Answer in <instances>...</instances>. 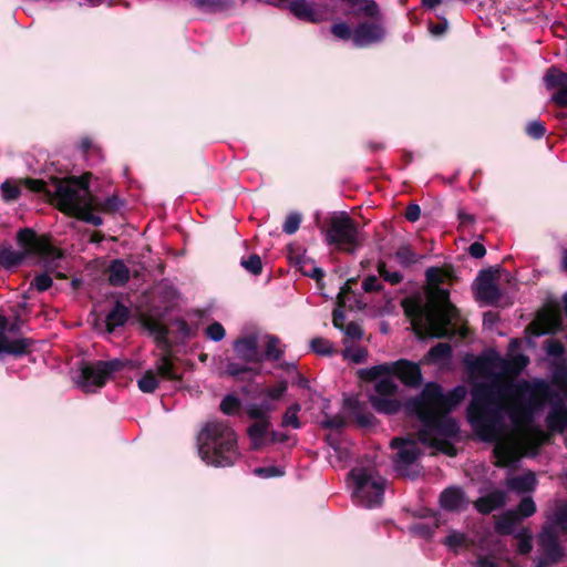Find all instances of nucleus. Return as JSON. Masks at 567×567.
<instances>
[{"mask_svg": "<svg viewBox=\"0 0 567 567\" xmlns=\"http://www.w3.org/2000/svg\"><path fill=\"white\" fill-rule=\"evenodd\" d=\"M354 504L359 507L373 509L382 506L383 498H353Z\"/></svg>", "mask_w": 567, "mask_h": 567, "instance_id": "nucleus-55", "label": "nucleus"}, {"mask_svg": "<svg viewBox=\"0 0 567 567\" xmlns=\"http://www.w3.org/2000/svg\"><path fill=\"white\" fill-rule=\"evenodd\" d=\"M413 516L432 519V524L419 522L412 524L409 528L413 535L424 539H430L434 535L435 529L440 526V519L437 518L436 513L430 508L424 507L413 512Z\"/></svg>", "mask_w": 567, "mask_h": 567, "instance_id": "nucleus-17", "label": "nucleus"}, {"mask_svg": "<svg viewBox=\"0 0 567 567\" xmlns=\"http://www.w3.org/2000/svg\"><path fill=\"white\" fill-rule=\"evenodd\" d=\"M546 423L551 432H563L567 429V406L564 403L554 405L546 417Z\"/></svg>", "mask_w": 567, "mask_h": 567, "instance_id": "nucleus-21", "label": "nucleus"}, {"mask_svg": "<svg viewBox=\"0 0 567 567\" xmlns=\"http://www.w3.org/2000/svg\"><path fill=\"white\" fill-rule=\"evenodd\" d=\"M300 221H301V216L299 214H297V213L290 214L286 218V221L284 224V230L287 234L296 233L298 230V228H299Z\"/></svg>", "mask_w": 567, "mask_h": 567, "instance_id": "nucleus-52", "label": "nucleus"}, {"mask_svg": "<svg viewBox=\"0 0 567 567\" xmlns=\"http://www.w3.org/2000/svg\"><path fill=\"white\" fill-rule=\"evenodd\" d=\"M452 348L449 343H439L433 347L429 353V360L434 363L445 362L451 358Z\"/></svg>", "mask_w": 567, "mask_h": 567, "instance_id": "nucleus-37", "label": "nucleus"}, {"mask_svg": "<svg viewBox=\"0 0 567 567\" xmlns=\"http://www.w3.org/2000/svg\"><path fill=\"white\" fill-rule=\"evenodd\" d=\"M200 457L209 465L226 467L234 465L240 456L237 435L226 423L212 421L204 425L198 437Z\"/></svg>", "mask_w": 567, "mask_h": 567, "instance_id": "nucleus-5", "label": "nucleus"}, {"mask_svg": "<svg viewBox=\"0 0 567 567\" xmlns=\"http://www.w3.org/2000/svg\"><path fill=\"white\" fill-rule=\"evenodd\" d=\"M344 358L354 362V363H361L367 359V351L361 348L357 349H348L343 353Z\"/></svg>", "mask_w": 567, "mask_h": 567, "instance_id": "nucleus-53", "label": "nucleus"}, {"mask_svg": "<svg viewBox=\"0 0 567 567\" xmlns=\"http://www.w3.org/2000/svg\"><path fill=\"white\" fill-rule=\"evenodd\" d=\"M350 1L352 3H360L361 4L360 11L363 14H365L370 18H373V19H378V17L380 14V10H379L378 4L373 0H360V1L350 0Z\"/></svg>", "mask_w": 567, "mask_h": 567, "instance_id": "nucleus-46", "label": "nucleus"}, {"mask_svg": "<svg viewBox=\"0 0 567 567\" xmlns=\"http://www.w3.org/2000/svg\"><path fill=\"white\" fill-rule=\"evenodd\" d=\"M396 258L402 262L403 265H411L415 264L420 260V256L416 255L410 246H402L398 249L395 254Z\"/></svg>", "mask_w": 567, "mask_h": 567, "instance_id": "nucleus-43", "label": "nucleus"}, {"mask_svg": "<svg viewBox=\"0 0 567 567\" xmlns=\"http://www.w3.org/2000/svg\"><path fill=\"white\" fill-rule=\"evenodd\" d=\"M2 196L6 200H14L20 196V187L19 185L12 182H4L1 185Z\"/></svg>", "mask_w": 567, "mask_h": 567, "instance_id": "nucleus-48", "label": "nucleus"}, {"mask_svg": "<svg viewBox=\"0 0 567 567\" xmlns=\"http://www.w3.org/2000/svg\"><path fill=\"white\" fill-rule=\"evenodd\" d=\"M311 349L318 354H330L332 352L331 343L323 338H315L311 341Z\"/></svg>", "mask_w": 567, "mask_h": 567, "instance_id": "nucleus-50", "label": "nucleus"}, {"mask_svg": "<svg viewBox=\"0 0 567 567\" xmlns=\"http://www.w3.org/2000/svg\"><path fill=\"white\" fill-rule=\"evenodd\" d=\"M519 344L517 340L511 342V370L518 372L529 362L528 358L524 354H514L515 348Z\"/></svg>", "mask_w": 567, "mask_h": 567, "instance_id": "nucleus-40", "label": "nucleus"}, {"mask_svg": "<svg viewBox=\"0 0 567 567\" xmlns=\"http://www.w3.org/2000/svg\"><path fill=\"white\" fill-rule=\"evenodd\" d=\"M128 317L126 307L117 303L106 317V331L113 332L117 327L123 326Z\"/></svg>", "mask_w": 567, "mask_h": 567, "instance_id": "nucleus-30", "label": "nucleus"}, {"mask_svg": "<svg viewBox=\"0 0 567 567\" xmlns=\"http://www.w3.org/2000/svg\"><path fill=\"white\" fill-rule=\"evenodd\" d=\"M527 133L535 138H539L545 134V127L540 122H532L527 125Z\"/></svg>", "mask_w": 567, "mask_h": 567, "instance_id": "nucleus-61", "label": "nucleus"}, {"mask_svg": "<svg viewBox=\"0 0 567 567\" xmlns=\"http://www.w3.org/2000/svg\"><path fill=\"white\" fill-rule=\"evenodd\" d=\"M465 498H440L441 507L446 511H458L463 504Z\"/></svg>", "mask_w": 567, "mask_h": 567, "instance_id": "nucleus-56", "label": "nucleus"}, {"mask_svg": "<svg viewBox=\"0 0 567 567\" xmlns=\"http://www.w3.org/2000/svg\"><path fill=\"white\" fill-rule=\"evenodd\" d=\"M122 206L123 203L116 196H110L104 200H101L92 195V205H90V213L94 214V212H97L111 215L117 213Z\"/></svg>", "mask_w": 567, "mask_h": 567, "instance_id": "nucleus-25", "label": "nucleus"}, {"mask_svg": "<svg viewBox=\"0 0 567 567\" xmlns=\"http://www.w3.org/2000/svg\"><path fill=\"white\" fill-rule=\"evenodd\" d=\"M344 406L348 409L350 415L361 426H370L373 423V415L364 411V404L359 402L357 399L347 398L344 400Z\"/></svg>", "mask_w": 567, "mask_h": 567, "instance_id": "nucleus-22", "label": "nucleus"}, {"mask_svg": "<svg viewBox=\"0 0 567 567\" xmlns=\"http://www.w3.org/2000/svg\"><path fill=\"white\" fill-rule=\"evenodd\" d=\"M546 82L549 86L567 87V73L550 69L546 74Z\"/></svg>", "mask_w": 567, "mask_h": 567, "instance_id": "nucleus-39", "label": "nucleus"}, {"mask_svg": "<svg viewBox=\"0 0 567 567\" xmlns=\"http://www.w3.org/2000/svg\"><path fill=\"white\" fill-rule=\"evenodd\" d=\"M384 37L382 25L374 22H363L353 30V43L358 47H365L379 42Z\"/></svg>", "mask_w": 567, "mask_h": 567, "instance_id": "nucleus-16", "label": "nucleus"}, {"mask_svg": "<svg viewBox=\"0 0 567 567\" xmlns=\"http://www.w3.org/2000/svg\"><path fill=\"white\" fill-rule=\"evenodd\" d=\"M142 324L152 336H154L156 341L166 340L167 329L157 319L153 317H145Z\"/></svg>", "mask_w": 567, "mask_h": 567, "instance_id": "nucleus-32", "label": "nucleus"}, {"mask_svg": "<svg viewBox=\"0 0 567 567\" xmlns=\"http://www.w3.org/2000/svg\"><path fill=\"white\" fill-rule=\"evenodd\" d=\"M241 266L254 275L260 274L262 269L261 259L258 255H252L248 259H244Z\"/></svg>", "mask_w": 567, "mask_h": 567, "instance_id": "nucleus-49", "label": "nucleus"}, {"mask_svg": "<svg viewBox=\"0 0 567 567\" xmlns=\"http://www.w3.org/2000/svg\"><path fill=\"white\" fill-rule=\"evenodd\" d=\"M393 445L400 446L395 463L396 472L402 476H409V466L413 465L420 455V451L414 442L395 439Z\"/></svg>", "mask_w": 567, "mask_h": 567, "instance_id": "nucleus-14", "label": "nucleus"}, {"mask_svg": "<svg viewBox=\"0 0 567 567\" xmlns=\"http://www.w3.org/2000/svg\"><path fill=\"white\" fill-rule=\"evenodd\" d=\"M507 498H476L475 508L484 514H491L493 511L499 509L506 505Z\"/></svg>", "mask_w": 567, "mask_h": 567, "instance_id": "nucleus-34", "label": "nucleus"}, {"mask_svg": "<svg viewBox=\"0 0 567 567\" xmlns=\"http://www.w3.org/2000/svg\"><path fill=\"white\" fill-rule=\"evenodd\" d=\"M379 274L382 276L385 280L390 281L391 284H399L402 280V276L399 272H388L385 269V265L383 262L379 264Z\"/></svg>", "mask_w": 567, "mask_h": 567, "instance_id": "nucleus-58", "label": "nucleus"}, {"mask_svg": "<svg viewBox=\"0 0 567 567\" xmlns=\"http://www.w3.org/2000/svg\"><path fill=\"white\" fill-rule=\"evenodd\" d=\"M32 341L22 337L14 324L0 315V353L22 355L30 351Z\"/></svg>", "mask_w": 567, "mask_h": 567, "instance_id": "nucleus-11", "label": "nucleus"}, {"mask_svg": "<svg viewBox=\"0 0 567 567\" xmlns=\"http://www.w3.org/2000/svg\"><path fill=\"white\" fill-rule=\"evenodd\" d=\"M123 365L124 362L121 360L99 361L92 365H84L76 383L84 392H94L104 385L112 372L122 369Z\"/></svg>", "mask_w": 567, "mask_h": 567, "instance_id": "nucleus-8", "label": "nucleus"}, {"mask_svg": "<svg viewBox=\"0 0 567 567\" xmlns=\"http://www.w3.org/2000/svg\"><path fill=\"white\" fill-rule=\"evenodd\" d=\"M348 484L354 493L368 496H380L386 492V481L372 470H352Z\"/></svg>", "mask_w": 567, "mask_h": 567, "instance_id": "nucleus-10", "label": "nucleus"}, {"mask_svg": "<svg viewBox=\"0 0 567 567\" xmlns=\"http://www.w3.org/2000/svg\"><path fill=\"white\" fill-rule=\"evenodd\" d=\"M519 515L513 511L504 513L495 525V530L499 535H511L514 532V527L519 523Z\"/></svg>", "mask_w": 567, "mask_h": 567, "instance_id": "nucleus-28", "label": "nucleus"}, {"mask_svg": "<svg viewBox=\"0 0 567 567\" xmlns=\"http://www.w3.org/2000/svg\"><path fill=\"white\" fill-rule=\"evenodd\" d=\"M327 238L330 243L338 245L339 248L349 252L360 246L357 226L346 215L336 216L331 219Z\"/></svg>", "mask_w": 567, "mask_h": 567, "instance_id": "nucleus-9", "label": "nucleus"}, {"mask_svg": "<svg viewBox=\"0 0 567 567\" xmlns=\"http://www.w3.org/2000/svg\"><path fill=\"white\" fill-rule=\"evenodd\" d=\"M299 410L300 405L297 403L288 408L284 415L282 424L285 426H292L293 429H298L300 425L298 420Z\"/></svg>", "mask_w": 567, "mask_h": 567, "instance_id": "nucleus-45", "label": "nucleus"}, {"mask_svg": "<svg viewBox=\"0 0 567 567\" xmlns=\"http://www.w3.org/2000/svg\"><path fill=\"white\" fill-rule=\"evenodd\" d=\"M237 355L247 362H260L262 357L258 351V337L256 334L245 336L234 343Z\"/></svg>", "mask_w": 567, "mask_h": 567, "instance_id": "nucleus-18", "label": "nucleus"}, {"mask_svg": "<svg viewBox=\"0 0 567 567\" xmlns=\"http://www.w3.org/2000/svg\"><path fill=\"white\" fill-rule=\"evenodd\" d=\"M465 542H466L465 534L453 530L445 537V539L443 540V544L446 545L451 549H457L458 547L465 545Z\"/></svg>", "mask_w": 567, "mask_h": 567, "instance_id": "nucleus-47", "label": "nucleus"}, {"mask_svg": "<svg viewBox=\"0 0 567 567\" xmlns=\"http://www.w3.org/2000/svg\"><path fill=\"white\" fill-rule=\"evenodd\" d=\"M270 429L269 421H258L254 422L247 430L248 436L251 442V447L254 450L261 449L266 441Z\"/></svg>", "mask_w": 567, "mask_h": 567, "instance_id": "nucleus-23", "label": "nucleus"}, {"mask_svg": "<svg viewBox=\"0 0 567 567\" xmlns=\"http://www.w3.org/2000/svg\"><path fill=\"white\" fill-rule=\"evenodd\" d=\"M361 374H364L368 380H375L381 375L395 374L406 385L416 386L421 383L419 365L408 360L375 365L369 370L362 371Z\"/></svg>", "mask_w": 567, "mask_h": 567, "instance_id": "nucleus-7", "label": "nucleus"}, {"mask_svg": "<svg viewBox=\"0 0 567 567\" xmlns=\"http://www.w3.org/2000/svg\"><path fill=\"white\" fill-rule=\"evenodd\" d=\"M519 543H518V553L522 555H527L532 551L533 545L532 539L529 535H518Z\"/></svg>", "mask_w": 567, "mask_h": 567, "instance_id": "nucleus-60", "label": "nucleus"}, {"mask_svg": "<svg viewBox=\"0 0 567 567\" xmlns=\"http://www.w3.org/2000/svg\"><path fill=\"white\" fill-rule=\"evenodd\" d=\"M464 390H456L444 395L441 388L429 383L419 398L406 404L410 413L415 414L423 423L419 440L430 447L449 456H455L456 450L450 440L457 435L458 425L447 413L463 398Z\"/></svg>", "mask_w": 567, "mask_h": 567, "instance_id": "nucleus-3", "label": "nucleus"}, {"mask_svg": "<svg viewBox=\"0 0 567 567\" xmlns=\"http://www.w3.org/2000/svg\"><path fill=\"white\" fill-rule=\"evenodd\" d=\"M538 545L540 547L545 563L558 564L565 556V548L560 544L557 530L554 525H544L538 535Z\"/></svg>", "mask_w": 567, "mask_h": 567, "instance_id": "nucleus-12", "label": "nucleus"}, {"mask_svg": "<svg viewBox=\"0 0 567 567\" xmlns=\"http://www.w3.org/2000/svg\"><path fill=\"white\" fill-rule=\"evenodd\" d=\"M287 382L281 381L277 385L265 389L261 393L265 395L266 400L272 403V401H278L281 399L284 393L287 390Z\"/></svg>", "mask_w": 567, "mask_h": 567, "instance_id": "nucleus-41", "label": "nucleus"}, {"mask_svg": "<svg viewBox=\"0 0 567 567\" xmlns=\"http://www.w3.org/2000/svg\"><path fill=\"white\" fill-rule=\"evenodd\" d=\"M128 279V269L120 260H115L109 268V280L113 286H121Z\"/></svg>", "mask_w": 567, "mask_h": 567, "instance_id": "nucleus-31", "label": "nucleus"}, {"mask_svg": "<svg viewBox=\"0 0 567 567\" xmlns=\"http://www.w3.org/2000/svg\"><path fill=\"white\" fill-rule=\"evenodd\" d=\"M252 371L251 368L248 367H240L237 363L230 362L226 367V373L230 377H238L241 373L250 372Z\"/></svg>", "mask_w": 567, "mask_h": 567, "instance_id": "nucleus-62", "label": "nucleus"}, {"mask_svg": "<svg viewBox=\"0 0 567 567\" xmlns=\"http://www.w3.org/2000/svg\"><path fill=\"white\" fill-rule=\"evenodd\" d=\"M154 372L158 380H181V374L177 373L174 363L167 354L162 355L157 360Z\"/></svg>", "mask_w": 567, "mask_h": 567, "instance_id": "nucleus-24", "label": "nucleus"}, {"mask_svg": "<svg viewBox=\"0 0 567 567\" xmlns=\"http://www.w3.org/2000/svg\"><path fill=\"white\" fill-rule=\"evenodd\" d=\"M80 147L84 154H89L90 152H99L97 145L91 137H82L80 142Z\"/></svg>", "mask_w": 567, "mask_h": 567, "instance_id": "nucleus-64", "label": "nucleus"}, {"mask_svg": "<svg viewBox=\"0 0 567 567\" xmlns=\"http://www.w3.org/2000/svg\"><path fill=\"white\" fill-rule=\"evenodd\" d=\"M18 241L25 250L17 251L12 248L0 249V267L11 268L21 264L28 254H38L47 258H60L61 254L42 237H38L32 229L24 228L18 233Z\"/></svg>", "mask_w": 567, "mask_h": 567, "instance_id": "nucleus-6", "label": "nucleus"}, {"mask_svg": "<svg viewBox=\"0 0 567 567\" xmlns=\"http://www.w3.org/2000/svg\"><path fill=\"white\" fill-rule=\"evenodd\" d=\"M547 525H554V528L559 529L563 534H567V503L560 504L556 507L550 518V523Z\"/></svg>", "mask_w": 567, "mask_h": 567, "instance_id": "nucleus-35", "label": "nucleus"}, {"mask_svg": "<svg viewBox=\"0 0 567 567\" xmlns=\"http://www.w3.org/2000/svg\"><path fill=\"white\" fill-rule=\"evenodd\" d=\"M206 334L213 341H220L225 337V329L219 322H214L206 328Z\"/></svg>", "mask_w": 567, "mask_h": 567, "instance_id": "nucleus-51", "label": "nucleus"}, {"mask_svg": "<svg viewBox=\"0 0 567 567\" xmlns=\"http://www.w3.org/2000/svg\"><path fill=\"white\" fill-rule=\"evenodd\" d=\"M460 220V229L465 230L471 228L475 224V216L465 213L464 210H458L457 213Z\"/></svg>", "mask_w": 567, "mask_h": 567, "instance_id": "nucleus-57", "label": "nucleus"}, {"mask_svg": "<svg viewBox=\"0 0 567 567\" xmlns=\"http://www.w3.org/2000/svg\"><path fill=\"white\" fill-rule=\"evenodd\" d=\"M331 33L341 40H352L353 41V30L346 22H338L331 27Z\"/></svg>", "mask_w": 567, "mask_h": 567, "instance_id": "nucleus-44", "label": "nucleus"}, {"mask_svg": "<svg viewBox=\"0 0 567 567\" xmlns=\"http://www.w3.org/2000/svg\"><path fill=\"white\" fill-rule=\"evenodd\" d=\"M383 379L377 381L373 395L393 396L396 393L398 385L391 375H383Z\"/></svg>", "mask_w": 567, "mask_h": 567, "instance_id": "nucleus-36", "label": "nucleus"}, {"mask_svg": "<svg viewBox=\"0 0 567 567\" xmlns=\"http://www.w3.org/2000/svg\"><path fill=\"white\" fill-rule=\"evenodd\" d=\"M39 291H44L47 289H49L52 285V279L43 274V275H40V276H37L33 280V284H32Z\"/></svg>", "mask_w": 567, "mask_h": 567, "instance_id": "nucleus-59", "label": "nucleus"}, {"mask_svg": "<svg viewBox=\"0 0 567 567\" xmlns=\"http://www.w3.org/2000/svg\"><path fill=\"white\" fill-rule=\"evenodd\" d=\"M276 409V405L269 401H264L260 404H250L246 413L247 415L254 420L258 421H269V414Z\"/></svg>", "mask_w": 567, "mask_h": 567, "instance_id": "nucleus-29", "label": "nucleus"}, {"mask_svg": "<svg viewBox=\"0 0 567 567\" xmlns=\"http://www.w3.org/2000/svg\"><path fill=\"white\" fill-rule=\"evenodd\" d=\"M372 406L378 411L386 414H393L399 411L400 402L393 396L370 395Z\"/></svg>", "mask_w": 567, "mask_h": 567, "instance_id": "nucleus-27", "label": "nucleus"}, {"mask_svg": "<svg viewBox=\"0 0 567 567\" xmlns=\"http://www.w3.org/2000/svg\"><path fill=\"white\" fill-rule=\"evenodd\" d=\"M265 343V358L267 360L277 361L282 355V348L280 340L275 336H266L264 339Z\"/></svg>", "mask_w": 567, "mask_h": 567, "instance_id": "nucleus-33", "label": "nucleus"}, {"mask_svg": "<svg viewBox=\"0 0 567 567\" xmlns=\"http://www.w3.org/2000/svg\"><path fill=\"white\" fill-rule=\"evenodd\" d=\"M290 10L296 17L306 21L318 22L321 20V14L306 0H296L291 2Z\"/></svg>", "mask_w": 567, "mask_h": 567, "instance_id": "nucleus-26", "label": "nucleus"}, {"mask_svg": "<svg viewBox=\"0 0 567 567\" xmlns=\"http://www.w3.org/2000/svg\"><path fill=\"white\" fill-rule=\"evenodd\" d=\"M550 389L542 381L514 383L496 378L491 384H477L468 408V417L474 426L488 439H497L507 432L504 416L512 430L508 439L496 446L502 465L537 450L549 439V434L533 424L534 411L549 400Z\"/></svg>", "mask_w": 567, "mask_h": 567, "instance_id": "nucleus-1", "label": "nucleus"}, {"mask_svg": "<svg viewBox=\"0 0 567 567\" xmlns=\"http://www.w3.org/2000/svg\"><path fill=\"white\" fill-rule=\"evenodd\" d=\"M559 309L555 307H548L537 315L535 320L528 326V330L536 336H540L554 331L559 327Z\"/></svg>", "mask_w": 567, "mask_h": 567, "instance_id": "nucleus-15", "label": "nucleus"}, {"mask_svg": "<svg viewBox=\"0 0 567 567\" xmlns=\"http://www.w3.org/2000/svg\"><path fill=\"white\" fill-rule=\"evenodd\" d=\"M507 486L514 493H532L536 486V477L532 472L522 473L508 478Z\"/></svg>", "mask_w": 567, "mask_h": 567, "instance_id": "nucleus-20", "label": "nucleus"}, {"mask_svg": "<svg viewBox=\"0 0 567 567\" xmlns=\"http://www.w3.org/2000/svg\"><path fill=\"white\" fill-rule=\"evenodd\" d=\"M254 473L260 477H272L281 474V472L275 466L257 467L254 470Z\"/></svg>", "mask_w": 567, "mask_h": 567, "instance_id": "nucleus-63", "label": "nucleus"}, {"mask_svg": "<svg viewBox=\"0 0 567 567\" xmlns=\"http://www.w3.org/2000/svg\"><path fill=\"white\" fill-rule=\"evenodd\" d=\"M498 270H483L480 272L476 282L475 291L476 298L485 303H494L499 297V290L497 287Z\"/></svg>", "mask_w": 567, "mask_h": 567, "instance_id": "nucleus-13", "label": "nucleus"}, {"mask_svg": "<svg viewBox=\"0 0 567 567\" xmlns=\"http://www.w3.org/2000/svg\"><path fill=\"white\" fill-rule=\"evenodd\" d=\"M514 512L519 515V520L532 516L536 512L534 498H520V502Z\"/></svg>", "mask_w": 567, "mask_h": 567, "instance_id": "nucleus-42", "label": "nucleus"}, {"mask_svg": "<svg viewBox=\"0 0 567 567\" xmlns=\"http://www.w3.org/2000/svg\"><path fill=\"white\" fill-rule=\"evenodd\" d=\"M498 368L506 369L505 361L498 357H481L472 363V371L484 378L495 375Z\"/></svg>", "mask_w": 567, "mask_h": 567, "instance_id": "nucleus-19", "label": "nucleus"}, {"mask_svg": "<svg viewBox=\"0 0 567 567\" xmlns=\"http://www.w3.org/2000/svg\"><path fill=\"white\" fill-rule=\"evenodd\" d=\"M87 177L89 174L79 178L53 179L51 186L42 179L25 178L21 182L32 192L44 193L64 214L100 226L103 219L99 215L90 213L92 194L89 189Z\"/></svg>", "mask_w": 567, "mask_h": 567, "instance_id": "nucleus-4", "label": "nucleus"}, {"mask_svg": "<svg viewBox=\"0 0 567 567\" xmlns=\"http://www.w3.org/2000/svg\"><path fill=\"white\" fill-rule=\"evenodd\" d=\"M452 278L447 268L432 267L426 270V300L422 305L414 299H404L402 307L405 315L411 318L414 331L420 336L443 338L460 334L467 336V328L460 317L458 310L451 303L449 291L440 285Z\"/></svg>", "mask_w": 567, "mask_h": 567, "instance_id": "nucleus-2", "label": "nucleus"}, {"mask_svg": "<svg viewBox=\"0 0 567 567\" xmlns=\"http://www.w3.org/2000/svg\"><path fill=\"white\" fill-rule=\"evenodd\" d=\"M239 400L233 395L226 396L220 403V410L225 414H233L239 408Z\"/></svg>", "mask_w": 567, "mask_h": 567, "instance_id": "nucleus-54", "label": "nucleus"}, {"mask_svg": "<svg viewBox=\"0 0 567 567\" xmlns=\"http://www.w3.org/2000/svg\"><path fill=\"white\" fill-rule=\"evenodd\" d=\"M158 382L154 370H147L138 380V389L144 393H152L157 389Z\"/></svg>", "mask_w": 567, "mask_h": 567, "instance_id": "nucleus-38", "label": "nucleus"}]
</instances>
